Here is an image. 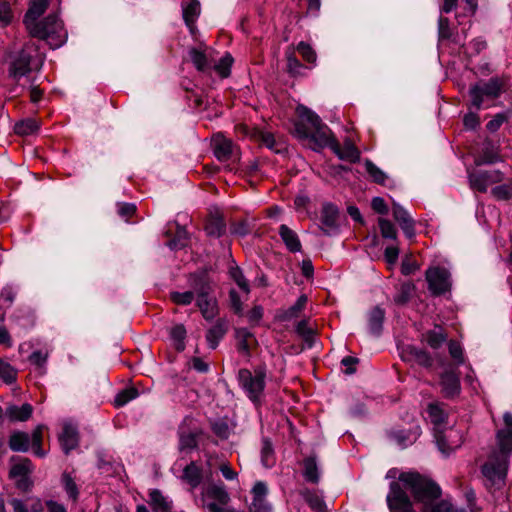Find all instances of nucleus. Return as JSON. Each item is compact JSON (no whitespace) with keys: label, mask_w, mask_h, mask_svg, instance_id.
<instances>
[{"label":"nucleus","mask_w":512,"mask_h":512,"mask_svg":"<svg viewBox=\"0 0 512 512\" xmlns=\"http://www.w3.org/2000/svg\"><path fill=\"white\" fill-rule=\"evenodd\" d=\"M230 494L223 482H210L202 486L200 505L208 512H220L230 507Z\"/></svg>","instance_id":"obj_6"},{"label":"nucleus","mask_w":512,"mask_h":512,"mask_svg":"<svg viewBox=\"0 0 512 512\" xmlns=\"http://www.w3.org/2000/svg\"><path fill=\"white\" fill-rule=\"evenodd\" d=\"M299 120L294 124V133L299 139H309L314 150L325 147L332 149L336 138L327 125L323 124L317 114L310 109L300 106L297 109Z\"/></svg>","instance_id":"obj_2"},{"label":"nucleus","mask_w":512,"mask_h":512,"mask_svg":"<svg viewBox=\"0 0 512 512\" xmlns=\"http://www.w3.org/2000/svg\"><path fill=\"white\" fill-rule=\"evenodd\" d=\"M307 303V297L305 295H301L296 303L292 305L287 311H286V318L291 319L298 316V313L303 310Z\"/></svg>","instance_id":"obj_61"},{"label":"nucleus","mask_w":512,"mask_h":512,"mask_svg":"<svg viewBox=\"0 0 512 512\" xmlns=\"http://www.w3.org/2000/svg\"><path fill=\"white\" fill-rule=\"evenodd\" d=\"M12 20L13 12L11 9V0H0V23L7 26Z\"/></svg>","instance_id":"obj_56"},{"label":"nucleus","mask_w":512,"mask_h":512,"mask_svg":"<svg viewBox=\"0 0 512 512\" xmlns=\"http://www.w3.org/2000/svg\"><path fill=\"white\" fill-rule=\"evenodd\" d=\"M190 286L196 292V305L203 318L207 321L213 320L219 313V307L208 277L203 274H193L190 277Z\"/></svg>","instance_id":"obj_3"},{"label":"nucleus","mask_w":512,"mask_h":512,"mask_svg":"<svg viewBox=\"0 0 512 512\" xmlns=\"http://www.w3.org/2000/svg\"><path fill=\"white\" fill-rule=\"evenodd\" d=\"M320 469L314 456L307 457L303 460V477L312 484H318L320 481Z\"/></svg>","instance_id":"obj_27"},{"label":"nucleus","mask_w":512,"mask_h":512,"mask_svg":"<svg viewBox=\"0 0 512 512\" xmlns=\"http://www.w3.org/2000/svg\"><path fill=\"white\" fill-rule=\"evenodd\" d=\"M299 493L314 512H327L325 502L316 491L304 488Z\"/></svg>","instance_id":"obj_28"},{"label":"nucleus","mask_w":512,"mask_h":512,"mask_svg":"<svg viewBox=\"0 0 512 512\" xmlns=\"http://www.w3.org/2000/svg\"><path fill=\"white\" fill-rule=\"evenodd\" d=\"M32 462L28 458H22L14 464L10 470L12 477H26L32 472Z\"/></svg>","instance_id":"obj_43"},{"label":"nucleus","mask_w":512,"mask_h":512,"mask_svg":"<svg viewBox=\"0 0 512 512\" xmlns=\"http://www.w3.org/2000/svg\"><path fill=\"white\" fill-rule=\"evenodd\" d=\"M197 447L196 435L193 433H183L179 438L180 450H192Z\"/></svg>","instance_id":"obj_58"},{"label":"nucleus","mask_w":512,"mask_h":512,"mask_svg":"<svg viewBox=\"0 0 512 512\" xmlns=\"http://www.w3.org/2000/svg\"><path fill=\"white\" fill-rule=\"evenodd\" d=\"M181 478L184 482L189 484L192 489H195L202 482V469L196 464V462L192 461L183 469Z\"/></svg>","instance_id":"obj_26"},{"label":"nucleus","mask_w":512,"mask_h":512,"mask_svg":"<svg viewBox=\"0 0 512 512\" xmlns=\"http://www.w3.org/2000/svg\"><path fill=\"white\" fill-rule=\"evenodd\" d=\"M365 168L367 173L372 177L374 182L378 184H384L387 175L379 168L377 167L372 161L366 160L365 161Z\"/></svg>","instance_id":"obj_51"},{"label":"nucleus","mask_w":512,"mask_h":512,"mask_svg":"<svg viewBox=\"0 0 512 512\" xmlns=\"http://www.w3.org/2000/svg\"><path fill=\"white\" fill-rule=\"evenodd\" d=\"M285 56L287 61V71L294 76L301 75L304 66L297 59L294 47L289 46L285 52Z\"/></svg>","instance_id":"obj_37"},{"label":"nucleus","mask_w":512,"mask_h":512,"mask_svg":"<svg viewBox=\"0 0 512 512\" xmlns=\"http://www.w3.org/2000/svg\"><path fill=\"white\" fill-rule=\"evenodd\" d=\"M378 225L383 238L397 240V229L392 222L384 218H379Z\"/></svg>","instance_id":"obj_49"},{"label":"nucleus","mask_w":512,"mask_h":512,"mask_svg":"<svg viewBox=\"0 0 512 512\" xmlns=\"http://www.w3.org/2000/svg\"><path fill=\"white\" fill-rule=\"evenodd\" d=\"M399 248L395 245L387 246L384 251V257L389 266H394L398 260Z\"/></svg>","instance_id":"obj_64"},{"label":"nucleus","mask_w":512,"mask_h":512,"mask_svg":"<svg viewBox=\"0 0 512 512\" xmlns=\"http://www.w3.org/2000/svg\"><path fill=\"white\" fill-rule=\"evenodd\" d=\"M450 356L457 362V364L464 363L463 349L459 342L451 340L448 344Z\"/></svg>","instance_id":"obj_59"},{"label":"nucleus","mask_w":512,"mask_h":512,"mask_svg":"<svg viewBox=\"0 0 512 512\" xmlns=\"http://www.w3.org/2000/svg\"><path fill=\"white\" fill-rule=\"evenodd\" d=\"M422 512H466L464 509L455 508L449 501L442 500L435 504L431 502L422 508Z\"/></svg>","instance_id":"obj_42"},{"label":"nucleus","mask_w":512,"mask_h":512,"mask_svg":"<svg viewBox=\"0 0 512 512\" xmlns=\"http://www.w3.org/2000/svg\"><path fill=\"white\" fill-rule=\"evenodd\" d=\"M30 446V437L27 433L16 431L9 438V447L16 452H26Z\"/></svg>","instance_id":"obj_33"},{"label":"nucleus","mask_w":512,"mask_h":512,"mask_svg":"<svg viewBox=\"0 0 512 512\" xmlns=\"http://www.w3.org/2000/svg\"><path fill=\"white\" fill-rule=\"evenodd\" d=\"M196 292L193 289V291H185V292H178L173 291L170 293V299L173 303L177 305L186 306L193 302L195 298Z\"/></svg>","instance_id":"obj_47"},{"label":"nucleus","mask_w":512,"mask_h":512,"mask_svg":"<svg viewBox=\"0 0 512 512\" xmlns=\"http://www.w3.org/2000/svg\"><path fill=\"white\" fill-rule=\"evenodd\" d=\"M36 25H39L40 35L32 36L45 40L52 49L59 48L66 42L67 32L63 22L56 15H49Z\"/></svg>","instance_id":"obj_7"},{"label":"nucleus","mask_w":512,"mask_h":512,"mask_svg":"<svg viewBox=\"0 0 512 512\" xmlns=\"http://www.w3.org/2000/svg\"><path fill=\"white\" fill-rule=\"evenodd\" d=\"M399 481L411 491L414 499L422 503L423 506L441 496L440 487L417 472H404L400 474Z\"/></svg>","instance_id":"obj_4"},{"label":"nucleus","mask_w":512,"mask_h":512,"mask_svg":"<svg viewBox=\"0 0 512 512\" xmlns=\"http://www.w3.org/2000/svg\"><path fill=\"white\" fill-rule=\"evenodd\" d=\"M401 358L405 362H416L423 367H430L432 365L430 354L413 345H407L402 349Z\"/></svg>","instance_id":"obj_17"},{"label":"nucleus","mask_w":512,"mask_h":512,"mask_svg":"<svg viewBox=\"0 0 512 512\" xmlns=\"http://www.w3.org/2000/svg\"><path fill=\"white\" fill-rule=\"evenodd\" d=\"M43 429H44L43 425H38L34 429V431L32 433V438H31V444H32L33 452L38 457L45 456V452L41 448L42 438H43Z\"/></svg>","instance_id":"obj_48"},{"label":"nucleus","mask_w":512,"mask_h":512,"mask_svg":"<svg viewBox=\"0 0 512 512\" xmlns=\"http://www.w3.org/2000/svg\"><path fill=\"white\" fill-rule=\"evenodd\" d=\"M226 230V225L223 217L216 213L211 214L205 224V231L208 236L219 238L221 237Z\"/></svg>","instance_id":"obj_29"},{"label":"nucleus","mask_w":512,"mask_h":512,"mask_svg":"<svg viewBox=\"0 0 512 512\" xmlns=\"http://www.w3.org/2000/svg\"><path fill=\"white\" fill-rule=\"evenodd\" d=\"M418 436V430L409 433L400 431L393 434L395 441L402 447H406L407 445L412 444L417 439Z\"/></svg>","instance_id":"obj_57"},{"label":"nucleus","mask_w":512,"mask_h":512,"mask_svg":"<svg viewBox=\"0 0 512 512\" xmlns=\"http://www.w3.org/2000/svg\"><path fill=\"white\" fill-rule=\"evenodd\" d=\"M61 481L66 493L68 494V497L73 502H76L78 499L79 491L74 479L71 477L70 474L63 473Z\"/></svg>","instance_id":"obj_45"},{"label":"nucleus","mask_w":512,"mask_h":512,"mask_svg":"<svg viewBox=\"0 0 512 512\" xmlns=\"http://www.w3.org/2000/svg\"><path fill=\"white\" fill-rule=\"evenodd\" d=\"M17 371L9 363L0 360V378L7 384L16 381Z\"/></svg>","instance_id":"obj_54"},{"label":"nucleus","mask_w":512,"mask_h":512,"mask_svg":"<svg viewBox=\"0 0 512 512\" xmlns=\"http://www.w3.org/2000/svg\"><path fill=\"white\" fill-rule=\"evenodd\" d=\"M230 276L246 295L250 293V285L239 267L231 268Z\"/></svg>","instance_id":"obj_52"},{"label":"nucleus","mask_w":512,"mask_h":512,"mask_svg":"<svg viewBox=\"0 0 512 512\" xmlns=\"http://www.w3.org/2000/svg\"><path fill=\"white\" fill-rule=\"evenodd\" d=\"M396 290L394 302L397 305H404L412 298L415 292V285L412 282H403L397 286Z\"/></svg>","instance_id":"obj_34"},{"label":"nucleus","mask_w":512,"mask_h":512,"mask_svg":"<svg viewBox=\"0 0 512 512\" xmlns=\"http://www.w3.org/2000/svg\"><path fill=\"white\" fill-rule=\"evenodd\" d=\"M48 6V0H32L29 9L24 16V23L30 35H40L39 17L45 12Z\"/></svg>","instance_id":"obj_15"},{"label":"nucleus","mask_w":512,"mask_h":512,"mask_svg":"<svg viewBox=\"0 0 512 512\" xmlns=\"http://www.w3.org/2000/svg\"><path fill=\"white\" fill-rule=\"evenodd\" d=\"M491 193L498 200H508L512 197V187L507 184L499 185L494 187Z\"/></svg>","instance_id":"obj_60"},{"label":"nucleus","mask_w":512,"mask_h":512,"mask_svg":"<svg viewBox=\"0 0 512 512\" xmlns=\"http://www.w3.org/2000/svg\"><path fill=\"white\" fill-rule=\"evenodd\" d=\"M504 174L500 170L479 171L469 174V183L472 189L486 192L490 185L500 183Z\"/></svg>","instance_id":"obj_14"},{"label":"nucleus","mask_w":512,"mask_h":512,"mask_svg":"<svg viewBox=\"0 0 512 512\" xmlns=\"http://www.w3.org/2000/svg\"><path fill=\"white\" fill-rule=\"evenodd\" d=\"M212 431L221 439H227L230 434V429L225 421H216L212 424Z\"/></svg>","instance_id":"obj_63"},{"label":"nucleus","mask_w":512,"mask_h":512,"mask_svg":"<svg viewBox=\"0 0 512 512\" xmlns=\"http://www.w3.org/2000/svg\"><path fill=\"white\" fill-rule=\"evenodd\" d=\"M33 412V408L30 404L25 403L22 406L10 405L6 409V415L11 421H26L28 420Z\"/></svg>","instance_id":"obj_32"},{"label":"nucleus","mask_w":512,"mask_h":512,"mask_svg":"<svg viewBox=\"0 0 512 512\" xmlns=\"http://www.w3.org/2000/svg\"><path fill=\"white\" fill-rule=\"evenodd\" d=\"M435 439L441 453L449 455L462 445L463 434L461 431L453 428H448L443 431L435 429Z\"/></svg>","instance_id":"obj_10"},{"label":"nucleus","mask_w":512,"mask_h":512,"mask_svg":"<svg viewBox=\"0 0 512 512\" xmlns=\"http://www.w3.org/2000/svg\"><path fill=\"white\" fill-rule=\"evenodd\" d=\"M228 331V321L220 318L216 323L207 331L206 340L211 349H215L220 340L225 336Z\"/></svg>","instance_id":"obj_22"},{"label":"nucleus","mask_w":512,"mask_h":512,"mask_svg":"<svg viewBox=\"0 0 512 512\" xmlns=\"http://www.w3.org/2000/svg\"><path fill=\"white\" fill-rule=\"evenodd\" d=\"M340 159L347 160L349 162H357L360 158V152L357 147L350 141L345 140L343 146L336 142L333 144L331 149Z\"/></svg>","instance_id":"obj_21"},{"label":"nucleus","mask_w":512,"mask_h":512,"mask_svg":"<svg viewBox=\"0 0 512 512\" xmlns=\"http://www.w3.org/2000/svg\"><path fill=\"white\" fill-rule=\"evenodd\" d=\"M170 336L175 342V348L178 351H182L185 348L184 339L186 337V329L184 325L178 324L171 328Z\"/></svg>","instance_id":"obj_46"},{"label":"nucleus","mask_w":512,"mask_h":512,"mask_svg":"<svg viewBox=\"0 0 512 512\" xmlns=\"http://www.w3.org/2000/svg\"><path fill=\"white\" fill-rule=\"evenodd\" d=\"M295 51H297L303 60L313 67L316 66L317 62V54L316 51L312 48V46L304 41H301L294 47Z\"/></svg>","instance_id":"obj_39"},{"label":"nucleus","mask_w":512,"mask_h":512,"mask_svg":"<svg viewBox=\"0 0 512 512\" xmlns=\"http://www.w3.org/2000/svg\"><path fill=\"white\" fill-rule=\"evenodd\" d=\"M235 338L238 351L245 356H249L252 347L257 343L253 333L247 328H236Z\"/></svg>","instance_id":"obj_20"},{"label":"nucleus","mask_w":512,"mask_h":512,"mask_svg":"<svg viewBox=\"0 0 512 512\" xmlns=\"http://www.w3.org/2000/svg\"><path fill=\"white\" fill-rule=\"evenodd\" d=\"M261 462L266 468H269L274 464L272 444L267 439H264L262 442Z\"/></svg>","instance_id":"obj_53"},{"label":"nucleus","mask_w":512,"mask_h":512,"mask_svg":"<svg viewBox=\"0 0 512 512\" xmlns=\"http://www.w3.org/2000/svg\"><path fill=\"white\" fill-rule=\"evenodd\" d=\"M503 422L504 427L496 434L499 451H493L481 469L489 489H500L504 485L508 458L512 454V413L506 412Z\"/></svg>","instance_id":"obj_1"},{"label":"nucleus","mask_w":512,"mask_h":512,"mask_svg":"<svg viewBox=\"0 0 512 512\" xmlns=\"http://www.w3.org/2000/svg\"><path fill=\"white\" fill-rule=\"evenodd\" d=\"M188 233L183 227H178L175 237L168 242L171 249H180L187 245Z\"/></svg>","instance_id":"obj_55"},{"label":"nucleus","mask_w":512,"mask_h":512,"mask_svg":"<svg viewBox=\"0 0 512 512\" xmlns=\"http://www.w3.org/2000/svg\"><path fill=\"white\" fill-rule=\"evenodd\" d=\"M279 235L284 242L286 248L292 252H300L302 245L300 239L295 231L290 229L287 225L282 224L279 227Z\"/></svg>","instance_id":"obj_24"},{"label":"nucleus","mask_w":512,"mask_h":512,"mask_svg":"<svg viewBox=\"0 0 512 512\" xmlns=\"http://www.w3.org/2000/svg\"><path fill=\"white\" fill-rule=\"evenodd\" d=\"M39 129L38 122L33 118H26L18 121L14 125V132L20 136H28L37 132Z\"/></svg>","instance_id":"obj_36"},{"label":"nucleus","mask_w":512,"mask_h":512,"mask_svg":"<svg viewBox=\"0 0 512 512\" xmlns=\"http://www.w3.org/2000/svg\"><path fill=\"white\" fill-rule=\"evenodd\" d=\"M253 136L257 141H259L262 145L266 146L270 150H273L276 153L280 152V149L277 147L278 143L276 142L272 133L263 130H256Z\"/></svg>","instance_id":"obj_40"},{"label":"nucleus","mask_w":512,"mask_h":512,"mask_svg":"<svg viewBox=\"0 0 512 512\" xmlns=\"http://www.w3.org/2000/svg\"><path fill=\"white\" fill-rule=\"evenodd\" d=\"M200 3L198 0H190L188 4L183 6V18L186 25L192 29L193 25L200 14Z\"/></svg>","instance_id":"obj_35"},{"label":"nucleus","mask_w":512,"mask_h":512,"mask_svg":"<svg viewBox=\"0 0 512 512\" xmlns=\"http://www.w3.org/2000/svg\"><path fill=\"white\" fill-rule=\"evenodd\" d=\"M440 384L442 393L446 398H453L460 393L461 386L459 376L452 370L445 371L441 375Z\"/></svg>","instance_id":"obj_18"},{"label":"nucleus","mask_w":512,"mask_h":512,"mask_svg":"<svg viewBox=\"0 0 512 512\" xmlns=\"http://www.w3.org/2000/svg\"><path fill=\"white\" fill-rule=\"evenodd\" d=\"M428 288L433 295H442L450 289V275L444 268L435 267L426 271Z\"/></svg>","instance_id":"obj_13"},{"label":"nucleus","mask_w":512,"mask_h":512,"mask_svg":"<svg viewBox=\"0 0 512 512\" xmlns=\"http://www.w3.org/2000/svg\"><path fill=\"white\" fill-rule=\"evenodd\" d=\"M211 145L214 156L221 162L239 158V150L232 140L223 134L217 133L212 137Z\"/></svg>","instance_id":"obj_12"},{"label":"nucleus","mask_w":512,"mask_h":512,"mask_svg":"<svg viewBox=\"0 0 512 512\" xmlns=\"http://www.w3.org/2000/svg\"><path fill=\"white\" fill-rule=\"evenodd\" d=\"M338 208L331 204L325 203L321 210V226L320 229L324 234L330 235L331 232L336 231L338 228Z\"/></svg>","instance_id":"obj_16"},{"label":"nucleus","mask_w":512,"mask_h":512,"mask_svg":"<svg viewBox=\"0 0 512 512\" xmlns=\"http://www.w3.org/2000/svg\"><path fill=\"white\" fill-rule=\"evenodd\" d=\"M189 57L195 68L200 72H206L211 68V55L207 53V49L190 48Z\"/></svg>","instance_id":"obj_23"},{"label":"nucleus","mask_w":512,"mask_h":512,"mask_svg":"<svg viewBox=\"0 0 512 512\" xmlns=\"http://www.w3.org/2000/svg\"><path fill=\"white\" fill-rule=\"evenodd\" d=\"M229 301H230V307L237 315H242L243 313V303L240 299L239 294L236 290L231 289L229 291Z\"/></svg>","instance_id":"obj_62"},{"label":"nucleus","mask_w":512,"mask_h":512,"mask_svg":"<svg viewBox=\"0 0 512 512\" xmlns=\"http://www.w3.org/2000/svg\"><path fill=\"white\" fill-rule=\"evenodd\" d=\"M501 161L499 149L492 142L487 141L484 143L481 154L476 159L477 165L493 164Z\"/></svg>","instance_id":"obj_25"},{"label":"nucleus","mask_w":512,"mask_h":512,"mask_svg":"<svg viewBox=\"0 0 512 512\" xmlns=\"http://www.w3.org/2000/svg\"><path fill=\"white\" fill-rule=\"evenodd\" d=\"M446 334L440 326H436L434 329L429 330L425 334V340L428 345L433 349H438L446 341Z\"/></svg>","instance_id":"obj_38"},{"label":"nucleus","mask_w":512,"mask_h":512,"mask_svg":"<svg viewBox=\"0 0 512 512\" xmlns=\"http://www.w3.org/2000/svg\"><path fill=\"white\" fill-rule=\"evenodd\" d=\"M505 81L499 77H492L488 81H481L470 88L472 105L480 109L486 99L498 98L505 89Z\"/></svg>","instance_id":"obj_9"},{"label":"nucleus","mask_w":512,"mask_h":512,"mask_svg":"<svg viewBox=\"0 0 512 512\" xmlns=\"http://www.w3.org/2000/svg\"><path fill=\"white\" fill-rule=\"evenodd\" d=\"M138 395H139L138 390L134 387L123 389L122 391L117 393V395L115 396L114 405L116 407H122V406L126 405L128 402H130L131 400L137 398Z\"/></svg>","instance_id":"obj_44"},{"label":"nucleus","mask_w":512,"mask_h":512,"mask_svg":"<svg viewBox=\"0 0 512 512\" xmlns=\"http://www.w3.org/2000/svg\"><path fill=\"white\" fill-rule=\"evenodd\" d=\"M38 47L34 42H27L21 50L11 55L8 74L14 80L27 76L34 69L39 70L42 59H37Z\"/></svg>","instance_id":"obj_5"},{"label":"nucleus","mask_w":512,"mask_h":512,"mask_svg":"<svg viewBox=\"0 0 512 512\" xmlns=\"http://www.w3.org/2000/svg\"><path fill=\"white\" fill-rule=\"evenodd\" d=\"M150 505L154 512H170L173 502L165 497L161 491L154 489L149 493Z\"/></svg>","instance_id":"obj_30"},{"label":"nucleus","mask_w":512,"mask_h":512,"mask_svg":"<svg viewBox=\"0 0 512 512\" xmlns=\"http://www.w3.org/2000/svg\"><path fill=\"white\" fill-rule=\"evenodd\" d=\"M233 63V58L230 54H225L217 64L214 65V70L222 77L226 78L230 75V69Z\"/></svg>","instance_id":"obj_50"},{"label":"nucleus","mask_w":512,"mask_h":512,"mask_svg":"<svg viewBox=\"0 0 512 512\" xmlns=\"http://www.w3.org/2000/svg\"><path fill=\"white\" fill-rule=\"evenodd\" d=\"M59 441L65 454L75 449L79 441L76 427L70 423H65L62 433L59 435Z\"/></svg>","instance_id":"obj_19"},{"label":"nucleus","mask_w":512,"mask_h":512,"mask_svg":"<svg viewBox=\"0 0 512 512\" xmlns=\"http://www.w3.org/2000/svg\"><path fill=\"white\" fill-rule=\"evenodd\" d=\"M430 421L438 428L446 419V413L438 403H431L427 407Z\"/></svg>","instance_id":"obj_41"},{"label":"nucleus","mask_w":512,"mask_h":512,"mask_svg":"<svg viewBox=\"0 0 512 512\" xmlns=\"http://www.w3.org/2000/svg\"><path fill=\"white\" fill-rule=\"evenodd\" d=\"M266 373L262 368H256L253 372L243 368L238 372V381L247 397L254 403L259 402L265 388Z\"/></svg>","instance_id":"obj_8"},{"label":"nucleus","mask_w":512,"mask_h":512,"mask_svg":"<svg viewBox=\"0 0 512 512\" xmlns=\"http://www.w3.org/2000/svg\"><path fill=\"white\" fill-rule=\"evenodd\" d=\"M385 319V311L379 306L374 307L368 316V326L371 334L379 336Z\"/></svg>","instance_id":"obj_31"},{"label":"nucleus","mask_w":512,"mask_h":512,"mask_svg":"<svg viewBox=\"0 0 512 512\" xmlns=\"http://www.w3.org/2000/svg\"><path fill=\"white\" fill-rule=\"evenodd\" d=\"M387 504L391 512H414L410 498L398 482L390 484Z\"/></svg>","instance_id":"obj_11"}]
</instances>
